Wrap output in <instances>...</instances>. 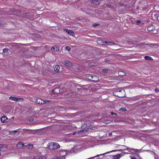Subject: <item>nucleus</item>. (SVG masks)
Here are the masks:
<instances>
[{
    "mask_svg": "<svg viewBox=\"0 0 159 159\" xmlns=\"http://www.w3.org/2000/svg\"><path fill=\"white\" fill-rule=\"evenodd\" d=\"M38 159H46V158L45 156H43L39 157Z\"/></svg>",
    "mask_w": 159,
    "mask_h": 159,
    "instance_id": "nucleus-24",
    "label": "nucleus"
},
{
    "mask_svg": "<svg viewBox=\"0 0 159 159\" xmlns=\"http://www.w3.org/2000/svg\"><path fill=\"white\" fill-rule=\"evenodd\" d=\"M46 149V148L44 147H41L39 148V150H45Z\"/></svg>",
    "mask_w": 159,
    "mask_h": 159,
    "instance_id": "nucleus-23",
    "label": "nucleus"
},
{
    "mask_svg": "<svg viewBox=\"0 0 159 159\" xmlns=\"http://www.w3.org/2000/svg\"><path fill=\"white\" fill-rule=\"evenodd\" d=\"M112 135V134L111 133H110L109 134V136H111Z\"/></svg>",
    "mask_w": 159,
    "mask_h": 159,
    "instance_id": "nucleus-35",
    "label": "nucleus"
},
{
    "mask_svg": "<svg viewBox=\"0 0 159 159\" xmlns=\"http://www.w3.org/2000/svg\"><path fill=\"white\" fill-rule=\"evenodd\" d=\"M117 151H118V150H117ZM117 151V150H113V151H110V152H107L106 153H110V152H115V151ZM105 154H106V153H105ZM105 154V153L103 154H100V155H98L96 156H94V157H91V159H93L95 157H99V156H101V155H104Z\"/></svg>",
    "mask_w": 159,
    "mask_h": 159,
    "instance_id": "nucleus-10",
    "label": "nucleus"
},
{
    "mask_svg": "<svg viewBox=\"0 0 159 159\" xmlns=\"http://www.w3.org/2000/svg\"><path fill=\"white\" fill-rule=\"evenodd\" d=\"M128 149V148L126 146L120 145V157L124 156L125 154H131L132 153V150L135 152V150L133 148L129 149V150H128V151L129 152V153L123 152L124 150H125Z\"/></svg>",
    "mask_w": 159,
    "mask_h": 159,
    "instance_id": "nucleus-1",
    "label": "nucleus"
},
{
    "mask_svg": "<svg viewBox=\"0 0 159 159\" xmlns=\"http://www.w3.org/2000/svg\"><path fill=\"white\" fill-rule=\"evenodd\" d=\"M51 49L52 50H55V47H52L51 48Z\"/></svg>",
    "mask_w": 159,
    "mask_h": 159,
    "instance_id": "nucleus-29",
    "label": "nucleus"
},
{
    "mask_svg": "<svg viewBox=\"0 0 159 159\" xmlns=\"http://www.w3.org/2000/svg\"><path fill=\"white\" fill-rule=\"evenodd\" d=\"M66 49L68 51H70V48L69 47H66Z\"/></svg>",
    "mask_w": 159,
    "mask_h": 159,
    "instance_id": "nucleus-25",
    "label": "nucleus"
},
{
    "mask_svg": "<svg viewBox=\"0 0 159 159\" xmlns=\"http://www.w3.org/2000/svg\"><path fill=\"white\" fill-rule=\"evenodd\" d=\"M58 159H65V156L64 155H62L61 158Z\"/></svg>",
    "mask_w": 159,
    "mask_h": 159,
    "instance_id": "nucleus-27",
    "label": "nucleus"
},
{
    "mask_svg": "<svg viewBox=\"0 0 159 159\" xmlns=\"http://www.w3.org/2000/svg\"><path fill=\"white\" fill-rule=\"evenodd\" d=\"M60 145L56 143H50L48 144V148L49 150L56 149L60 148Z\"/></svg>",
    "mask_w": 159,
    "mask_h": 159,
    "instance_id": "nucleus-2",
    "label": "nucleus"
},
{
    "mask_svg": "<svg viewBox=\"0 0 159 159\" xmlns=\"http://www.w3.org/2000/svg\"><path fill=\"white\" fill-rule=\"evenodd\" d=\"M8 118L5 116H2L1 119V120L2 123L7 122V121Z\"/></svg>",
    "mask_w": 159,
    "mask_h": 159,
    "instance_id": "nucleus-5",
    "label": "nucleus"
},
{
    "mask_svg": "<svg viewBox=\"0 0 159 159\" xmlns=\"http://www.w3.org/2000/svg\"><path fill=\"white\" fill-rule=\"evenodd\" d=\"M66 32L68 33L70 35L74 36V33L73 31L72 30H68L67 29L65 30Z\"/></svg>",
    "mask_w": 159,
    "mask_h": 159,
    "instance_id": "nucleus-7",
    "label": "nucleus"
},
{
    "mask_svg": "<svg viewBox=\"0 0 159 159\" xmlns=\"http://www.w3.org/2000/svg\"><path fill=\"white\" fill-rule=\"evenodd\" d=\"M145 59L147 60H152L153 59L151 57L148 56H146L144 57Z\"/></svg>",
    "mask_w": 159,
    "mask_h": 159,
    "instance_id": "nucleus-14",
    "label": "nucleus"
},
{
    "mask_svg": "<svg viewBox=\"0 0 159 159\" xmlns=\"http://www.w3.org/2000/svg\"><path fill=\"white\" fill-rule=\"evenodd\" d=\"M8 48H5L3 49V52L4 53H6L8 51Z\"/></svg>",
    "mask_w": 159,
    "mask_h": 159,
    "instance_id": "nucleus-20",
    "label": "nucleus"
},
{
    "mask_svg": "<svg viewBox=\"0 0 159 159\" xmlns=\"http://www.w3.org/2000/svg\"><path fill=\"white\" fill-rule=\"evenodd\" d=\"M93 2L95 4L97 5V4H98V2L97 1H96L95 0H93Z\"/></svg>",
    "mask_w": 159,
    "mask_h": 159,
    "instance_id": "nucleus-22",
    "label": "nucleus"
},
{
    "mask_svg": "<svg viewBox=\"0 0 159 159\" xmlns=\"http://www.w3.org/2000/svg\"><path fill=\"white\" fill-rule=\"evenodd\" d=\"M103 73H107L108 72V70H103Z\"/></svg>",
    "mask_w": 159,
    "mask_h": 159,
    "instance_id": "nucleus-28",
    "label": "nucleus"
},
{
    "mask_svg": "<svg viewBox=\"0 0 159 159\" xmlns=\"http://www.w3.org/2000/svg\"><path fill=\"white\" fill-rule=\"evenodd\" d=\"M141 23V21L139 20H138L137 21V23L138 24H139L140 23Z\"/></svg>",
    "mask_w": 159,
    "mask_h": 159,
    "instance_id": "nucleus-30",
    "label": "nucleus"
},
{
    "mask_svg": "<svg viewBox=\"0 0 159 159\" xmlns=\"http://www.w3.org/2000/svg\"><path fill=\"white\" fill-rule=\"evenodd\" d=\"M126 111V110L125 109V108L123 107L122 108L121 107L120 108V111Z\"/></svg>",
    "mask_w": 159,
    "mask_h": 159,
    "instance_id": "nucleus-21",
    "label": "nucleus"
},
{
    "mask_svg": "<svg viewBox=\"0 0 159 159\" xmlns=\"http://www.w3.org/2000/svg\"><path fill=\"white\" fill-rule=\"evenodd\" d=\"M33 159H36V158L35 157H33Z\"/></svg>",
    "mask_w": 159,
    "mask_h": 159,
    "instance_id": "nucleus-38",
    "label": "nucleus"
},
{
    "mask_svg": "<svg viewBox=\"0 0 159 159\" xmlns=\"http://www.w3.org/2000/svg\"><path fill=\"white\" fill-rule=\"evenodd\" d=\"M113 159H119V154H117L113 156Z\"/></svg>",
    "mask_w": 159,
    "mask_h": 159,
    "instance_id": "nucleus-16",
    "label": "nucleus"
},
{
    "mask_svg": "<svg viewBox=\"0 0 159 159\" xmlns=\"http://www.w3.org/2000/svg\"><path fill=\"white\" fill-rule=\"evenodd\" d=\"M89 66H94L95 65H94V64L93 63H91L90 64H89Z\"/></svg>",
    "mask_w": 159,
    "mask_h": 159,
    "instance_id": "nucleus-26",
    "label": "nucleus"
},
{
    "mask_svg": "<svg viewBox=\"0 0 159 159\" xmlns=\"http://www.w3.org/2000/svg\"><path fill=\"white\" fill-rule=\"evenodd\" d=\"M64 63L66 66H69L71 65V63L68 61H65Z\"/></svg>",
    "mask_w": 159,
    "mask_h": 159,
    "instance_id": "nucleus-13",
    "label": "nucleus"
},
{
    "mask_svg": "<svg viewBox=\"0 0 159 159\" xmlns=\"http://www.w3.org/2000/svg\"><path fill=\"white\" fill-rule=\"evenodd\" d=\"M80 147L79 146H75L71 150V152H76L78 149H79Z\"/></svg>",
    "mask_w": 159,
    "mask_h": 159,
    "instance_id": "nucleus-6",
    "label": "nucleus"
},
{
    "mask_svg": "<svg viewBox=\"0 0 159 159\" xmlns=\"http://www.w3.org/2000/svg\"><path fill=\"white\" fill-rule=\"evenodd\" d=\"M124 97V96H120V97L121 98V97Z\"/></svg>",
    "mask_w": 159,
    "mask_h": 159,
    "instance_id": "nucleus-40",
    "label": "nucleus"
},
{
    "mask_svg": "<svg viewBox=\"0 0 159 159\" xmlns=\"http://www.w3.org/2000/svg\"><path fill=\"white\" fill-rule=\"evenodd\" d=\"M17 147L18 148H22L23 146H25L24 145V144L21 143H19L16 145Z\"/></svg>",
    "mask_w": 159,
    "mask_h": 159,
    "instance_id": "nucleus-8",
    "label": "nucleus"
},
{
    "mask_svg": "<svg viewBox=\"0 0 159 159\" xmlns=\"http://www.w3.org/2000/svg\"><path fill=\"white\" fill-rule=\"evenodd\" d=\"M111 113L112 115H113V114H115V115H116V113H114L112 112H111Z\"/></svg>",
    "mask_w": 159,
    "mask_h": 159,
    "instance_id": "nucleus-36",
    "label": "nucleus"
},
{
    "mask_svg": "<svg viewBox=\"0 0 159 159\" xmlns=\"http://www.w3.org/2000/svg\"><path fill=\"white\" fill-rule=\"evenodd\" d=\"M1 129V127H0V129Z\"/></svg>",
    "mask_w": 159,
    "mask_h": 159,
    "instance_id": "nucleus-42",
    "label": "nucleus"
},
{
    "mask_svg": "<svg viewBox=\"0 0 159 159\" xmlns=\"http://www.w3.org/2000/svg\"><path fill=\"white\" fill-rule=\"evenodd\" d=\"M61 153H65L66 154V152L65 151H62V152H61Z\"/></svg>",
    "mask_w": 159,
    "mask_h": 159,
    "instance_id": "nucleus-34",
    "label": "nucleus"
},
{
    "mask_svg": "<svg viewBox=\"0 0 159 159\" xmlns=\"http://www.w3.org/2000/svg\"><path fill=\"white\" fill-rule=\"evenodd\" d=\"M120 80H121V78L120 77Z\"/></svg>",
    "mask_w": 159,
    "mask_h": 159,
    "instance_id": "nucleus-41",
    "label": "nucleus"
},
{
    "mask_svg": "<svg viewBox=\"0 0 159 159\" xmlns=\"http://www.w3.org/2000/svg\"><path fill=\"white\" fill-rule=\"evenodd\" d=\"M147 30L148 31H151L155 29V26L152 25H149L147 27Z\"/></svg>",
    "mask_w": 159,
    "mask_h": 159,
    "instance_id": "nucleus-4",
    "label": "nucleus"
},
{
    "mask_svg": "<svg viewBox=\"0 0 159 159\" xmlns=\"http://www.w3.org/2000/svg\"><path fill=\"white\" fill-rule=\"evenodd\" d=\"M87 131V129H83L82 130H81V131H79L78 132H74L73 133V135H75L76 134V133H78V134H81V132H86V131Z\"/></svg>",
    "mask_w": 159,
    "mask_h": 159,
    "instance_id": "nucleus-9",
    "label": "nucleus"
},
{
    "mask_svg": "<svg viewBox=\"0 0 159 159\" xmlns=\"http://www.w3.org/2000/svg\"><path fill=\"white\" fill-rule=\"evenodd\" d=\"M48 102V101L47 100L43 101L40 98H38L37 99L36 102L37 103L39 104H44L45 103H47Z\"/></svg>",
    "mask_w": 159,
    "mask_h": 159,
    "instance_id": "nucleus-3",
    "label": "nucleus"
},
{
    "mask_svg": "<svg viewBox=\"0 0 159 159\" xmlns=\"http://www.w3.org/2000/svg\"><path fill=\"white\" fill-rule=\"evenodd\" d=\"M97 26V24L94 25V27H96V26Z\"/></svg>",
    "mask_w": 159,
    "mask_h": 159,
    "instance_id": "nucleus-39",
    "label": "nucleus"
},
{
    "mask_svg": "<svg viewBox=\"0 0 159 159\" xmlns=\"http://www.w3.org/2000/svg\"><path fill=\"white\" fill-rule=\"evenodd\" d=\"M60 67L58 65L55 66L54 67V70L56 72H58L59 71Z\"/></svg>",
    "mask_w": 159,
    "mask_h": 159,
    "instance_id": "nucleus-12",
    "label": "nucleus"
},
{
    "mask_svg": "<svg viewBox=\"0 0 159 159\" xmlns=\"http://www.w3.org/2000/svg\"><path fill=\"white\" fill-rule=\"evenodd\" d=\"M9 98L10 99H11L13 100H14L16 101H18V100L20 99V98H18L10 96L9 97Z\"/></svg>",
    "mask_w": 159,
    "mask_h": 159,
    "instance_id": "nucleus-11",
    "label": "nucleus"
},
{
    "mask_svg": "<svg viewBox=\"0 0 159 159\" xmlns=\"http://www.w3.org/2000/svg\"><path fill=\"white\" fill-rule=\"evenodd\" d=\"M131 159H136L135 157H131Z\"/></svg>",
    "mask_w": 159,
    "mask_h": 159,
    "instance_id": "nucleus-33",
    "label": "nucleus"
},
{
    "mask_svg": "<svg viewBox=\"0 0 159 159\" xmlns=\"http://www.w3.org/2000/svg\"><path fill=\"white\" fill-rule=\"evenodd\" d=\"M155 91L156 92H158L159 91V90L157 89H155Z\"/></svg>",
    "mask_w": 159,
    "mask_h": 159,
    "instance_id": "nucleus-31",
    "label": "nucleus"
},
{
    "mask_svg": "<svg viewBox=\"0 0 159 159\" xmlns=\"http://www.w3.org/2000/svg\"><path fill=\"white\" fill-rule=\"evenodd\" d=\"M27 147L28 148H33V146L32 144H28L27 145Z\"/></svg>",
    "mask_w": 159,
    "mask_h": 159,
    "instance_id": "nucleus-19",
    "label": "nucleus"
},
{
    "mask_svg": "<svg viewBox=\"0 0 159 159\" xmlns=\"http://www.w3.org/2000/svg\"><path fill=\"white\" fill-rule=\"evenodd\" d=\"M120 92H123L124 93L125 92V91L124 90H123L122 91H120Z\"/></svg>",
    "mask_w": 159,
    "mask_h": 159,
    "instance_id": "nucleus-37",
    "label": "nucleus"
},
{
    "mask_svg": "<svg viewBox=\"0 0 159 159\" xmlns=\"http://www.w3.org/2000/svg\"><path fill=\"white\" fill-rule=\"evenodd\" d=\"M54 47L55 48V51H57L59 50L60 49V47L59 46H55Z\"/></svg>",
    "mask_w": 159,
    "mask_h": 159,
    "instance_id": "nucleus-18",
    "label": "nucleus"
},
{
    "mask_svg": "<svg viewBox=\"0 0 159 159\" xmlns=\"http://www.w3.org/2000/svg\"><path fill=\"white\" fill-rule=\"evenodd\" d=\"M103 43H105L107 44H109L110 45H112L114 44V43L111 42H109L107 41H105L104 42H103Z\"/></svg>",
    "mask_w": 159,
    "mask_h": 159,
    "instance_id": "nucleus-15",
    "label": "nucleus"
},
{
    "mask_svg": "<svg viewBox=\"0 0 159 159\" xmlns=\"http://www.w3.org/2000/svg\"><path fill=\"white\" fill-rule=\"evenodd\" d=\"M157 19L158 21H159V15L157 16Z\"/></svg>",
    "mask_w": 159,
    "mask_h": 159,
    "instance_id": "nucleus-32",
    "label": "nucleus"
},
{
    "mask_svg": "<svg viewBox=\"0 0 159 159\" xmlns=\"http://www.w3.org/2000/svg\"><path fill=\"white\" fill-rule=\"evenodd\" d=\"M126 73L123 71H120V76H123L125 75Z\"/></svg>",
    "mask_w": 159,
    "mask_h": 159,
    "instance_id": "nucleus-17",
    "label": "nucleus"
}]
</instances>
